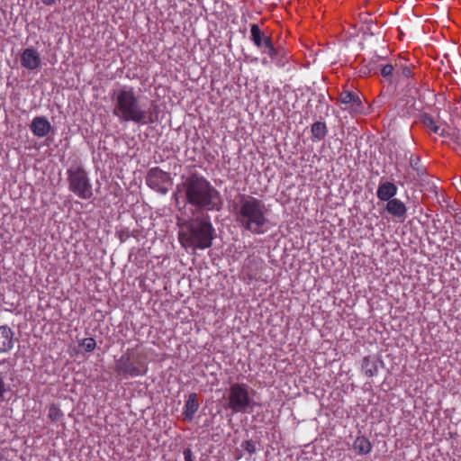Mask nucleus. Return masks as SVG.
Listing matches in <instances>:
<instances>
[{
	"label": "nucleus",
	"instance_id": "obj_33",
	"mask_svg": "<svg viewBox=\"0 0 461 461\" xmlns=\"http://www.w3.org/2000/svg\"><path fill=\"white\" fill-rule=\"evenodd\" d=\"M46 5H52L57 0H41Z\"/></svg>",
	"mask_w": 461,
	"mask_h": 461
},
{
	"label": "nucleus",
	"instance_id": "obj_7",
	"mask_svg": "<svg viewBox=\"0 0 461 461\" xmlns=\"http://www.w3.org/2000/svg\"><path fill=\"white\" fill-rule=\"evenodd\" d=\"M114 370L124 378L141 376L147 374L148 366L135 356L133 348H128L116 360Z\"/></svg>",
	"mask_w": 461,
	"mask_h": 461
},
{
	"label": "nucleus",
	"instance_id": "obj_20",
	"mask_svg": "<svg viewBox=\"0 0 461 461\" xmlns=\"http://www.w3.org/2000/svg\"><path fill=\"white\" fill-rule=\"evenodd\" d=\"M312 138L314 141L323 140L328 134V127L324 122H315L311 127Z\"/></svg>",
	"mask_w": 461,
	"mask_h": 461
},
{
	"label": "nucleus",
	"instance_id": "obj_34",
	"mask_svg": "<svg viewBox=\"0 0 461 461\" xmlns=\"http://www.w3.org/2000/svg\"><path fill=\"white\" fill-rule=\"evenodd\" d=\"M173 198L176 200V203H178V194L177 193H175L173 194Z\"/></svg>",
	"mask_w": 461,
	"mask_h": 461
},
{
	"label": "nucleus",
	"instance_id": "obj_28",
	"mask_svg": "<svg viewBox=\"0 0 461 461\" xmlns=\"http://www.w3.org/2000/svg\"><path fill=\"white\" fill-rule=\"evenodd\" d=\"M381 58L378 57L376 60H370L366 65V68L370 69L371 74H377L380 68V65L377 64L378 59Z\"/></svg>",
	"mask_w": 461,
	"mask_h": 461
},
{
	"label": "nucleus",
	"instance_id": "obj_29",
	"mask_svg": "<svg viewBox=\"0 0 461 461\" xmlns=\"http://www.w3.org/2000/svg\"><path fill=\"white\" fill-rule=\"evenodd\" d=\"M5 375L3 372H0V400L4 397L6 392V384L5 382Z\"/></svg>",
	"mask_w": 461,
	"mask_h": 461
},
{
	"label": "nucleus",
	"instance_id": "obj_4",
	"mask_svg": "<svg viewBox=\"0 0 461 461\" xmlns=\"http://www.w3.org/2000/svg\"><path fill=\"white\" fill-rule=\"evenodd\" d=\"M214 238L215 230L208 215L197 216L180 224L178 240L185 249H209Z\"/></svg>",
	"mask_w": 461,
	"mask_h": 461
},
{
	"label": "nucleus",
	"instance_id": "obj_31",
	"mask_svg": "<svg viewBox=\"0 0 461 461\" xmlns=\"http://www.w3.org/2000/svg\"><path fill=\"white\" fill-rule=\"evenodd\" d=\"M184 457H185V461H194L193 453L190 448H185L184 450Z\"/></svg>",
	"mask_w": 461,
	"mask_h": 461
},
{
	"label": "nucleus",
	"instance_id": "obj_13",
	"mask_svg": "<svg viewBox=\"0 0 461 461\" xmlns=\"http://www.w3.org/2000/svg\"><path fill=\"white\" fill-rule=\"evenodd\" d=\"M30 129L36 137L43 138L49 135L52 130V126L46 117L36 116L32 121Z\"/></svg>",
	"mask_w": 461,
	"mask_h": 461
},
{
	"label": "nucleus",
	"instance_id": "obj_27",
	"mask_svg": "<svg viewBox=\"0 0 461 461\" xmlns=\"http://www.w3.org/2000/svg\"><path fill=\"white\" fill-rule=\"evenodd\" d=\"M241 447L249 454H254L256 452V444L253 440H246L242 442Z\"/></svg>",
	"mask_w": 461,
	"mask_h": 461
},
{
	"label": "nucleus",
	"instance_id": "obj_3",
	"mask_svg": "<svg viewBox=\"0 0 461 461\" xmlns=\"http://www.w3.org/2000/svg\"><path fill=\"white\" fill-rule=\"evenodd\" d=\"M234 209L236 221L243 230L254 235H261L267 230L269 220L267 218V209L263 201L240 194Z\"/></svg>",
	"mask_w": 461,
	"mask_h": 461
},
{
	"label": "nucleus",
	"instance_id": "obj_17",
	"mask_svg": "<svg viewBox=\"0 0 461 461\" xmlns=\"http://www.w3.org/2000/svg\"><path fill=\"white\" fill-rule=\"evenodd\" d=\"M198 396L197 393H192L188 395L187 400L185 401L183 416L184 420L187 421H192L194 420V414L197 412L199 409Z\"/></svg>",
	"mask_w": 461,
	"mask_h": 461
},
{
	"label": "nucleus",
	"instance_id": "obj_15",
	"mask_svg": "<svg viewBox=\"0 0 461 461\" xmlns=\"http://www.w3.org/2000/svg\"><path fill=\"white\" fill-rule=\"evenodd\" d=\"M14 332L7 325L0 326V354L9 352L14 347Z\"/></svg>",
	"mask_w": 461,
	"mask_h": 461
},
{
	"label": "nucleus",
	"instance_id": "obj_5",
	"mask_svg": "<svg viewBox=\"0 0 461 461\" xmlns=\"http://www.w3.org/2000/svg\"><path fill=\"white\" fill-rule=\"evenodd\" d=\"M68 189L83 200L93 197V186L88 174L81 164H72L67 170Z\"/></svg>",
	"mask_w": 461,
	"mask_h": 461
},
{
	"label": "nucleus",
	"instance_id": "obj_24",
	"mask_svg": "<svg viewBox=\"0 0 461 461\" xmlns=\"http://www.w3.org/2000/svg\"><path fill=\"white\" fill-rule=\"evenodd\" d=\"M410 166L417 172L419 176H422L426 172V168L420 165V158L418 156L411 155L410 158Z\"/></svg>",
	"mask_w": 461,
	"mask_h": 461
},
{
	"label": "nucleus",
	"instance_id": "obj_23",
	"mask_svg": "<svg viewBox=\"0 0 461 461\" xmlns=\"http://www.w3.org/2000/svg\"><path fill=\"white\" fill-rule=\"evenodd\" d=\"M395 63L380 65V72L384 78L387 81L392 82L393 77L395 76Z\"/></svg>",
	"mask_w": 461,
	"mask_h": 461
},
{
	"label": "nucleus",
	"instance_id": "obj_10",
	"mask_svg": "<svg viewBox=\"0 0 461 461\" xmlns=\"http://www.w3.org/2000/svg\"><path fill=\"white\" fill-rule=\"evenodd\" d=\"M384 210L388 212V214H390L393 218L396 219L400 222L404 221L408 211L405 203L397 198H393L386 201Z\"/></svg>",
	"mask_w": 461,
	"mask_h": 461
},
{
	"label": "nucleus",
	"instance_id": "obj_22",
	"mask_svg": "<svg viewBox=\"0 0 461 461\" xmlns=\"http://www.w3.org/2000/svg\"><path fill=\"white\" fill-rule=\"evenodd\" d=\"M395 77H403L406 78L412 77L411 66L402 63V59L395 60Z\"/></svg>",
	"mask_w": 461,
	"mask_h": 461
},
{
	"label": "nucleus",
	"instance_id": "obj_8",
	"mask_svg": "<svg viewBox=\"0 0 461 461\" xmlns=\"http://www.w3.org/2000/svg\"><path fill=\"white\" fill-rule=\"evenodd\" d=\"M145 180L149 188L161 194H167L173 185V178L170 173L163 171L158 167L149 169Z\"/></svg>",
	"mask_w": 461,
	"mask_h": 461
},
{
	"label": "nucleus",
	"instance_id": "obj_1",
	"mask_svg": "<svg viewBox=\"0 0 461 461\" xmlns=\"http://www.w3.org/2000/svg\"><path fill=\"white\" fill-rule=\"evenodd\" d=\"M113 114L121 122L152 124L158 122L160 109L155 101L148 109L143 107L132 86H122L111 94Z\"/></svg>",
	"mask_w": 461,
	"mask_h": 461
},
{
	"label": "nucleus",
	"instance_id": "obj_11",
	"mask_svg": "<svg viewBox=\"0 0 461 461\" xmlns=\"http://www.w3.org/2000/svg\"><path fill=\"white\" fill-rule=\"evenodd\" d=\"M21 65L29 69L36 70L41 67V56L33 48H27L23 50L20 56Z\"/></svg>",
	"mask_w": 461,
	"mask_h": 461
},
{
	"label": "nucleus",
	"instance_id": "obj_6",
	"mask_svg": "<svg viewBox=\"0 0 461 461\" xmlns=\"http://www.w3.org/2000/svg\"><path fill=\"white\" fill-rule=\"evenodd\" d=\"M228 403L225 409H230L232 413L247 412L253 410L256 404L249 395V386L247 384H232L228 390Z\"/></svg>",
	"mask_w": 461,
	"mask_h": 461
},
{
	"label": "nucleus",
	"instance_id": "obj_12",
	"mask_svg": "<svg viewBox=\"0 0 461 461\" xmlns=\"http://www.w3.org/2000/svg\"><path fill=\"white\" fill-rule=\"evenodd\" d=\"M339 102L345 105L344 109H352L355 112H359L363 104L359 95L349 90H343L339 95Z\"/></svg>",
	"mask_w": 461,
	"mask_h": 461
},
{
	"label": "nucleus",
	"instance_id": "obj_30",
	"mask_svg": "<svg viewBox=\"0 0 461 461\" xmlns=\"http://www.w3.org/2000/svg\"><path fill=\"white\" fill-rule=\"evenodd\" d=\"M117 235L121 242H124L131 236L128 229L120 230L119 231H117Z\"/></svg>",
	"mask_w": 461,
	"mask_h": 461
},
{
	"label": "nucleus",
	"instance_id": "obj_25",
	"mask_svg": "<svg viewBox=\"0 0 461 461\" xmlns=\"http://www.w3.org/2000/svg\"><path fill=\"white\" fill-rule=\"evenodd\" d=\"M63 416L61 410L54 403L49 406L48 417L52 422L59 421Z\"/></svg>",
	"mask_w": 461,
	"mask_h": 461
},
{
	"label": "nucleus",
	"instance_id": "obj_21",
	"mask_svg": "<svg viewBox=\"0 0 461 461\" xmlns=\"http://www.w3.org/2000/svg\"><path fill=\"white\" fill-rule=\"evenodd\" d=\"M353 448L359 455H366L371 451L372 445L368 438L361 436V437H357L355 439V441L353 443Z\"/></svg>",
	"mask_w": 461,
	"mask_h": 461
},
{
	"label": "nucleus",
	"instance_id": "obj_32",
	"mask_svg": "<svg viewBox=\"0 0 461 461\" xmlns=\"http://www.w3.org/2000/svg\"><path fill=\"white\" fill-rule=\"evenodd\" d=\"M360 73H361L363 76H368V75H371L370 69H368V68H366V66H363V67L360 68Z\"/></svg>",
	"mask_w": 461,
	"mask_h": 461
},
{
	"label": "nucleus",
	"instance_id": "obj_9",
	"mask_svg": "<svg viewBox=\"0 0 461 461\" xmlns=\"http://www.w3.org/2000/svg\"><path fill=\"white\" fill-rule=\"evenodd\" d=\"M261 52L267 54L271 61L279 68L285 67L290 59L287 50L281 46L276 47L273 41L267 45Z\"/></svg>",
	"mask_w": 461,
	"mask_h": 461
},
{
	"label": "nucleus",
	"instance_id": "obj_26",
	"mask_svg": "<svg viewBox=\"0 0 461 461\" xmlns=\"http://www.w3.org/2000/svg\"><path fill=\"white\" fill-rule=\"evenodd\" d=\"M96 346V342L93 338H86L79 342V347H82L86 352H92Z\"/></svg>",
	"mask_w": 461,
	"mask_h": 461
},
{
	"label": "nucleus",
	"instance_id": "obj_18",
	"mask_svg": "<svg viewBox=\"0 0 461 461\" xmlns=\"http://www.w3.org/2000/svg\"><path fill=\"white\" fill-rule=\"evenodd\" d=\"M383 364L377 357L367 356L363 358L362 370L368 377H373L378 373V363Z\"/></svg>",
	"mask_w": 461,
	"mask_h": 461
},
{
	"label": "nucleus",
	"instance_id": "obj_36",
	"mask_svg": "<svg viewBox=\"0 0 461 461\" xmlns=\"http://www.w3.org/2000/svg\"><path fill=\"white\" fill-rule=\"evenodd\" d=\"M267 63H268L267 59L266 58H264V59H262V64L266 65V64H267Z\"/></svg>",
	"mask_w": 461,
	"mask_h": 461
},
{
	"label": "nucleus",
	"instance_id": "obj_16",
	"mask_svg": "<svg viewBox=\"0 0 461 461\" xmlns=\"http://www.w3.org/2000/svg\"><path fill=\"white\" fill-rule=\"evenodd\" d=\"M397 191L398 188L393 182H380L376 190V196L380 201L386 202L394 198Z\"/></svg>",
	"mask_w": 461,
	"mask_h": 461
},
{
	"label": "nucleus",
	"instance_id": "obj_14",
	"mask_svg": "<svg viewBox=\"0 0 461 461\" xmlns=\"http://www.w3.org/2000/svg\"><path fill=\"white\" fill-rule=\"evenodd\" d=\"M250 41L261 51L272 41V38L267 35L257 23L250 25Z\"/></svg>",
	"mask_w": 461,
	"mask_h": 461
},
{
	"label": "nucleus",
	"instance_id": "obj_19",
	"mask_svg": "<svg viewBox=\"0 0 461 461\" xmlns=\"http://www.w3.org/2000/svg\"><path fill=\"white\" fill-rule=\"evenodd\" d=\"M420 122L426 127L428 130L431 131L435 134L439 136H445V129H441L435 122L434 118L429 113H422L420 116Z\"/></svg>",
	"mask_w": 461,
	"mask_h": 461
},
{
	"label": "nucleus",
	"instance_id": "obj_35",
	"mask_svg": "<svg viewBox=\"0 0 461 461\" xmlns=\"http://www.w3.org/2000/svg\"><path fill=\"white\" fill-rule=\"evenodd\" d=\"M430 191H433L435 194H437V186L432 185V186L430 187Z\"/></svg>",
	"mask_w": 461,
	"mask_h": 461
},
{
	"label": "nucleus",
	"instance_id": "obj_2",
	"mask_svg": "<svg viewBox=\"0 0 461 461\" xmlns=\"http://www.w3.org/2000/svg\"><path fill=\"white\" fill-rule=\"evenodd\" d=\"M186 203L196 210L221 211L223 200L220 192L201 174L189 175L181 184ZM180 191V185H177Z\"/></svg>",
	"mask_w": 461,
	"mask_h": 461
}]
</instances>
